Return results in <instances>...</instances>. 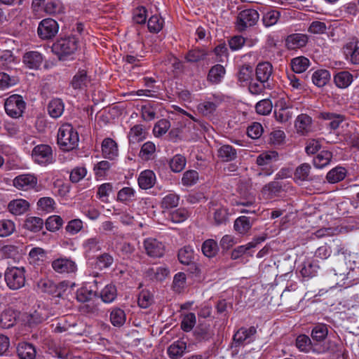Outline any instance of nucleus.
<instances>
[{
  "label": "nucleus",
  "mask_w": 359,
  "mask_h": 359,
  "mask_svg": "<svg viewBox=\"0 0 359 359\" xmlns=\"http://www.w3.org/2000/svg\"><path fill=\"white\" fill-rule=\"evenodd\" d=\"M296 346L297 348L303 352L308 353L310 351L313 352L320 353V351H317L312 344L311 340L306 334H300L296 339Z\"/></svg>",
  "instance_id": "2f4dec72"
},
{
  "label": "nucleus",
  "mask_w": 359,
  "mask_h": 359,
  "mask_svg": "<svg viewBox=\"0 0 359 359\" xmlns=\"http://www.w3.org/2000/svg\"><path fill=\"white\" fill-rule=\"evenodd\" d=\"M29 257L30 263L36 264L46 259V252L41 248H34L30 250Z\"/></svg>",
  "instance_id": "4d7b16f0"
},
{
  "label": "nucleus",
  "mask_w": 359,
  "mask_h": 359,
  "mask_svg": "<svg viewBox=\"0 0 359 359\" xmlns=\"http://www.w3.org/2000/svg\"><path fill=\"white\" fill-rule=\"evenodd\" d=\"M272 65L269 62L259 63L256 68V76L258 81L266 83L272 74Z\"/></svg>",
  "instance_id": "a878e982"
},
{
  "label": "nucleus",
  "mask_w": 359,
  "mask_h": 359,
  "mask_svg": "<svg viewBox=\"0 0 359 359\" xmlns=\"http://www.w3.org/2000/svg\"><path fill=\"white\" fill-rule=\"evenodd\" d=\"M90 81L86 70L81 69L73 76L70 85L74 90H83L88 88Z\"/></svg>",
  "instance_id": "ddd939ff"
},
{
  "label": "nucleus",
  "mask_w": 359,
  "mask_h": 359,
  "mask_svg": "<svg viewBox=\"0 0 359 359\" xmlns=\"http://www.w3.org/2000/svg\"><path fill=\"white\" fill-rule=\"evenodd\" d=\"M102 152L104 158L109 160L115 159L118 155L116 142L109 137L104 139L102 143Z\"/></svg>",
  "instance_id": "dca6fc26"
},
{
  "label": "nucleus",
  "mask_w": 359,
  "mask_h": 359,
  "mask_svg": "<svg viewBox=\"0 0 359 359\" xmlns=\"http://www.w3.org/2000/svg\"><path fill=\"white\" fill-rule=\"evenodd\" d=\"M328 334V329L325 324L316 325L311 331V337L316 341H323Z\"/></svg>",
  "instance_id": "3c124183"
},
{
  "label": "nucleus",
  "mask_w": 359,
  "mask_h": 359,
  "mask_svg": "<svg viewBox=\"0 0 359 359\" xmlns=\"http://www.w3.org/2000/svg\"><path fill=\"white\" fill-rule=\"evenodd\" d=\"M332 158V154L330 151L323 150L313 158V165L318 168H323L330 163Z\"/></svg>",
  "instance_id": "37998d69"
},
{
  "label": "nucleus",
  "mask_w": 359,
  "mask_h": 359,
  "mask_svg": "<svg viewBox=\"0 0 359 359\" xmlns=\"http://www.w3.org/2000/svg\"><path fill=\"white\" fill-rule=\"evenodd\" d=\"M217 156L222 161L229 162L237 158L236 149L231 145L224 144L217 150Z\"/></svg>",
  "instance_id": "cd10ccee"
},
{
  "label": "nucleus",
  "mask_w": 359,
  "mask_h": 359,
  "mask_svg": "<svg viewBox=\"0 0 359 359\" xmlns=\"http://www.w3.org/2000/svg\"><path fill=\"white\" fill-rule=\"evenodd\" d=\"M185 165L186 158L180 154L175 155L170 161V167L175 172H181L184 168Z\"/></svg>",
  "instance_id": "6e6d98bb"
},
{
  "label": "nucleus",
  "mask_w": 359,
  "mask_h": 359,
  "mask_svg": "<svg viewBox=\"0 0 359 359\" xmlns=\"http://www.w3.org/2000/svg\"><path fill=\"white\" fill-rule=\"evenodd\" d=\"M273 104L269 99H264L256 104L255 109L257 114L267 115L271 113Z\"/></svg>",
  "instance_id": "052dcab7"
},
{
  "label": "nucleus",
  "mask_w": 359,
  "mask_h": 359,
  "mask_svg": "<svg viewBox=\"0 0 359 359\" xmlns=\"http://www.w3.org/2000/svg\"><path fill=\"white\" fill-rule=\"evenodd\" d=\"M225 74V69L221 65H215L209 71L208 79L213 83H218Z\"/></svg>",
  "instance_id": "79ce46f5"
},
{
  "label": "nucleus",
  "mask_w": 359,
  "mask_h": 359,
  "mask_svg": "<svg viewBox=\"0 0 359 359\" xmlns=\"http://www.w3.org/2000/svg\"><path fill=\"white\" fill-rule=\"evenodd\" d=\"M65 104L60 98L51 100L47 107L48 114L53 118H57L62 116L64 112Z\"/></svg>",
  "instance_id": "bb28decb"
},
{
  "label": "nucleus",
  "mask_w": 359,
  "mask_h": 359,
  "mask_svg": "<svg viewBox=\"0 0 359 359\" xmlns=\"http://www.w3.org/2000/svg\"><path fill=\"white\" fill-rule=\"evenodd\" d=\"M163 20L158 15H152L148 20L147 26L151 32H158L163 28Z\"/></svg>",
  "instance_id": "680f3d73"
},
{
  "label": "nucleus",
  "mask_w": 359,
  "mask_h": 359,
  "mask_svg": "<svg viewBox=\"0 0 359 359\" xmlns=\"http://www.w3.org/2000/svg\"><path fill=\"white\" fill-rule=\"evenodd\" d=\"M37 178L34 175L22 174L15 177L13 180V186L22 191H28L35 188L37 185Z\"/></svg>",
  "instance_id": "f8f14e48"
},
{
  "label": "nucleus",
  "mask_w": 359,
  "mask_h": 359,
  "mask_svg": "<svg viewBox=\"0 0 359 359\" xmlns=\"http://www.w3.org/2000/svg\"><path fill=\"white\" fill-rule=\"evenodd\" d=\"M43 11L48 15L60 14L64 12V6L60 0H50L44 4Z\"/></svg>",
  "instance_id": "58836bf2"
},
{
  "label": "nucleus",
  "mask_w": 359,
  "mask_h": 359,
  "mask_svg": "<svg viewBox=\"0 0 359 359\" xmlns=\"http://www.w3.org/2000/svg\"><path fill=\"white\" fill-rule=\"evenodd\" d=\"M7 286L13 290L22 287L25 284V269L24 267H8L4 273Z\"/></svg>",
  "instance_id": "7ed1b4c3"
},
{
  "label": "nucleus",
  "mask_w": 359,
  "mask_h": 359,
  "mask_svg": "<svg viewBox=\"0 0 359 359\" xmlns=\"http://www.w3.org/2000/svg\"><path fill=\"white\" fill-rule=\"evenodd\" d=\"M318 269L319 266L316 262H306L303 264L300 273L304 278H312L316 276Z\"/></svg>",
  "instance_id": "49530a36"
},
{
  "label": "nucleus",
  "mask_w": 359,
  "mask_h": 359,
  "mask_svg": "<svg viewBox=\"0 0 359 359\" xmlns=\"http://www.w3.org/2000/svg\"><path fill=\"white\" fill-rule=\"evenodd\" d=\"M156 183L155 173L150 170L142 171L138 177L139 187L142 189H148L154 187Z\"/></svg>",
  "instance_id": "b1692460"
},
{
  "label": "nucleus",
  "mask_w": 359,
  "mask_h": 359,
  "mask_svg": "<svg viewBox=\"0 0 359 359\" xmlns=\"http://www.w3.org/2000/svg\"><path fill=\"white\" fill-rule=\"evenodd\" d=\"M196 316L194 313H189L185 315L181 322V328L184 332L191 331L196 324Z\"/></svg>",
  "instance_id": "774afa93"
},
{
  "label": "nucleus",
  "mask_w": 359,
  "mask_h": 359,
  "mask_svg": "<svg viewBox=\"0 0 359 359\" xmlns=\"http://www.w3.org/2000/svg\"><path fill=\"white\" fill-rule=\"evenodd\" d=\"M201 250L205 257L212 258L217 254L219 247L217 241L213 239H208L203 243Z\"/></svg>",
  "instance_id": "e433bc0d"
},
{
  "label": "nucleus",
  "mask_w": 359,
  "mask_h": 359,
  "mask_svg": "<svg viewBox=\"0 0 359 359\" xmlns=\"http://www.w3.org/2000/svg\"><path fill=\"white\" fill-rule=\"evenodd\" d=\"M15 230V224L9 219L0 220V236L6 237L11 235Z\"/></svg>",
  "instance_id": "338daca9"
},
{
  "label": "nucleus",
  "mask_w": 359,
  "mask_h": 359,
  "mask_svg": "<svg viewBox=\"0 0 359 359\" xmlns=\"http://www.w3.org/2000/svg\"><path fill=\"white\" fill-rule=\"evenodd\" d=\"M57 22L52 18L41 20L39 25L37 32L39 36L43 40L53 38L58 32Z\"/></svg>",
  "instance_id": "6e6552de"
},
{
  "label": "nucleus",
  "mask_w": 359,
  "mask_h": 359,
  "mask_svg": "<svg viewBox=\"0 0 359 359\" xmlns=\"http://www.w3.org/2000/svg\"><path fill=\"white\" fill-rule=\"evenodd\" d=\"M37 288L41 292L60 297L67 290L68 283L65 281L55 283L48 278H43L37 282Z\"/></svg>",
  "instance_id": "20e7f679"
},
{
  "label": "nucleus",
  "mask_w": 359,
  "mask_h": 359,
  "mask_svg": "<svg viewBox=\"0 0 359 359\" xmlns=\"http://www.w3.org/2000/svg\"><path fill=\"white\" fill-rule=\"evenodd\" d=\"M126 320L125 311L120 308H114L110 313V321L111 324L120 327L123 326Z\"/></svg>",
  "instance_id": "c9c22d12"
},
{
  "label": "nucleus",
  "mask_w": 359,
  "mask_h": 359,
  "mask_svg": "<svg viewBox=\"0 0 359 359\" xmlns=\"http://www.w3.org/2000/svg\"><path fill=\"white\" fill-rule=\"evenodd\" d=\"M53 269L58 273H71L77 270V266L73 260L67 257H60L51 263Z\"/></svg>",
  "instance_id": "9b49d317"
},
{
  "label": "nucleus",
  "mask_w": 359,
  "mask_h": 359,
  "mask_svg": "<svg viewBox=\"0 0 359 359\" xmlns=\"http://www.w3.org/2000/svg\"><path fill=\"white\" fill-rule=\"evenodd\" d=\"M280 11L275 9H269L264 13L262 22L266 27H269L276 25L280 18Z\"/></svg>",
  "instance_id": "72a5a7b5"
},
{
  "label": "nucleus",
  "mask_w": 359,
  "mask_h": 359,
  "mask_svg": "<svg viewBox=\"0 0 359 359\" xmlns=\"http://www.w3.org/2000/svg\"><path fill=\"white\" fill-rule=\"evenodd\" d=\"M78 132L69 123L62 124L57 132V144L63 151H72L78 147Z\"/></svg>",
  "instance_id": "f257e3e1"
},
{
  "label": "nucleus",
  "mask_w": 359,
  "mask_h": 359,
  "mask_svg": "<svg viewBox=\"0 0 359 359\" xmlns=\"http://www.w3.org/2000/svg\"><path fill=\"white\" fill-rule=\"evenodd\" d=\"M17 313L12 309H5L0 314V327L4 329L12 327L17 321Z\"/></svg>",
  "instance_id": "412c9836"
},
{
  "label": "nucleus",
  "mask_w": 359,
  "mask_h": 359,
  "mask_svg": "<svg viewBox=\"0 0 359 359\" xmlns=\"http://www.w3.org/2000/svg\"><path fill=\"white\" fill-rule=\"evenodd\" d=\"M180 196L175 193H169L161 200V207L163 209H170L178 205Z\"/></svg>",
  "instance_id": "8fccbe9b"
},
{
  "label": "nucleus",
  "mask_w": 359,
  "mask_h": 359,
  "mask_svg": "<svg viewBox=\"0 0 359 359\" xmlns=\"http://www.w3.org/2000/svg\"><path fill=\"white\" fill-rule=\"evenodd\" d=\"M334 81L337 87L346 88L352 83L353 76L348 72L342 71L335 74Z\"/></svg>",
  "instance_id": "f704fd0d"
},
{
  "label": "nucleus",
  "mask_w": 359,
  "mask_h": 359,
  "mask_svg": "<svg viewBox=\"0 0 359 359\" xmlns=\"http://www.w3.org/2000/svg\"><path fill=\"white\" fill-rule=\"evenodd\" d=\"M156 151V146L151 142H147L141 147L140 157L144 161H149L154 158Z\"/></svg>",
  "instance_id": "09e8293b"
},
{
  "label": "nucleus",
  "mask_w": 359,
  "mask_h": 359,
  "mask_svg": "<svg viewBox=\"0 0 359 359\" xmlns=\"http://www.w3.org/2000/svg\"><path fill=\"white\" fill-rule=\"evenodd\" d=\"M4 108L9 116L16 118L22 116L25 109V102L22 96L12 95L6 100Z\"/></svg>",
  "instance_id": "39448f33"
},
{
  "label": "nucleus",
  "mask_w": 359,
  "mask_h": 359,
  "mask_svg": "<svg viewBox=\"0 0 359 359\" xmlns=\"http://www.w3.org/2000/svg\"><path fill=\"white\" fill-rule=\"evenodd\" d=\"M51 48L60 60H67L76 51L78 40L74 36L61 38L53 44Z\"/></svg>",
  "instance_id": "f03ea898"
},
{
  "label": "nucleus",
  "mask_w": 359,
  "mask_h": 359,
  "mask_svg": "<svg viewBox=\"0 0 359 359\" xmlns=\"http://www.w3.org/2000/svg\"><path fill=\"white\" fill-rule=\"evenodd\" d=\"M309 66V60L304 56L293 58L291 60L292 69L295 73H302Z\"/></svg>",
  "instance_id": "a18cd8bd"
},
{
  "label": "nucleus",
  "mask_w": 359,
  "mask_h": 359,
  "mask_svg": "<svg viewBox=\"0 0 359 359\" xmlns=\"http://www.w3.org/2000/svg\"><path fill=\"white\" fill-rule=\"evenodd\" d=\"M34 161L39 165H46L54 161L53 149L48 144H39L34 147L32 151Z\"/></svg>",
  "instance_id": "423d86ee"
},
{
  "label": "nucleus",
  "mask_w": 359,
  "mask_h": 359,
  "mask_svg": "<svg viewBox=\"0 0 359 359\" xmlns=\"http://www.w3.org/2000/svg\"><path fill=\"white\" fill-rule=\"evenodd\" d=\"M145 135L146 132L144 130L142 125H135L132 127L128 135L130 146L133 148L134 145L143 141L146 137Z\"/></svg>",
  "instance_id": "4be33fe9"
},
{
  "label": "nucleus",
  "mask_w": 359,
  "mask_h": 359,
  "mask_svg": "<svg viewBox=\"0 0 359 359\" xmlns=\"http://www.w3.org/2000/svg\"><path fill=\"white\" fill-rule=\"evenodd\" d=\"M189 216V212L185 208H178L170 212V219L174 223H180L185 221Z\"/></svg>",
  "instance_id": "e2e57ef3"
},
{
  "label": "nucleus",
  "mask_w": 359,
  "mask_h": 359,
  "mask_svg": "<svg viewBox=\"0 0 359 359\" xmlns=\"http://www.w3.org/2000/svg\"><path fill=\"white\" fill-rule=\"evenodd\" d=\"M177 257L181 264H189L194 259V250L190 246H184L179 250Z\"/></svg>",
  "instance_id": "de8ad7c7"
},
{
  "label": "nucleus",
  "mask_w": 359,
  "mask_h": 359,
  "mask_svg": "<svg viewBox=\"0 0 359 359\" xmlns=\"http://www.w3.org/2000/svg\"><path fill=\"white\" fill-rule=\"evenodd\" d=\"M43 226V221L38 217H28L24 224V227L32 232L39 231Z\"/></svg>",
  "instance_id": "c03bdc74"
},
{
  "label": "nucleus",
  "mask_w": 359,
  "mask_h": 359,
  "mask_svg": "<svg viewBox=\"0 0 359 359\" xmlns=\"http://www.w3.org/2000/svg\"><path fill=\"white\" fill-rule=\"evenodd\" d=\"M346 175V170L343 167H336L330 170L326 176L328 182L334 184L343 180Z\"/></svg>",
  "instance_id": "4c0bfd02"
},
{
  "label": "nucleus",
  "mask_w": 359,
  "mask_h": 359,
  "mask_svg": "<svg viewBox=\"0 0 359 359\" xmlns=\"http://www.w3.org/2000/svg\"><path fill=\"white\" fill-rule=\"evenodd\" d=\"M18 82L16 76H10L6 73L0 72V90H4Z\"/></svg>",
  "instance_id": "864d4df0"
},
{
  "label": "nucleus",
  "mask_w": 359,
  "mask_h": 359,
  "mask_svg": "<svg viewBox=\"0 0 359 359\" xmlns=\"http://www.w3.org/2000/svg\"><path fill=\"white\" fill-rule=\"evenodd\" d=\"M0 61L6 69H11L12 65L16 63V57L9 50H4L0 54Z\"/></svg>",
  "instance_id": "5fc2aeb1"
},
{
  "label": "nucleus",
  "mask_w": 359,
  "mask_h": 359,
  "mask_svg": "<svg viewBox=\"0 0 359 359\" xmlns=\"http://www.w3.org/2000/svg\"><path fill=\"white\" fill-rule=\"evenodd\" d=\"M257 329L254 326L249 328L241 327L233 335V341L235 346H243L254 341Z\"/></svg>",
  "instance_id": "1a4fd4ad"
},
{
  "label": "nucleus",
  "mask_w": 359,
  "mask_h": 359,
  "mask_svg": "<svg viewBox=\"0 0 359 359\" xmlns=\"http://www.w3.org/2000/svg\"><path fill=\"white\" fill-rule=\"evenodd\" d=\"M16 352L20 359H35L36 355L35 346L27 342L19 343Z\"/></svg>",
  "instance_id": "6ab92c4d"
},
{
  "label": "nucleus",
  "mask_w": 359,
  "mask_h": 359,
  "mask_svg": "<svg viewBox=\"0 0 359 359\" xmlns=\"http://www.w3.org/2000/svg\"><path fill=\"white\" fill-rule=\"evenodd\" d=\"M344 53L353 64H359V42H350L344 48Z\"/></svg>",
  "instance_id": "c756f323"
},
{
  "label": "nucleus",
  "mask_w": 359,
  "mask_h": 359,
  "mask_svg": "<svg viewBox=\"0 0 359 359\" xmlns=\"http://www.w3.org/2000/svg\"><path fill=\"white\" fill-rule=\"evenodd\" d=\"M194 335L198 341H207L213 337L215 332L210 324L200 323L195 328Z\"/></svg>",
  "instance_id": "4468645a"
},
{
  "label": "nucleus",
  "mask_w": 359,
  "mask_h": 359,
  "mask_svg": "<svg viewBox=\"0 0 359 359\" xmlns=\"http://www.w3.org/2000/svg\"><path fill=\"white\" fill-rule=\"evenodd\" d=\"M63 224V220L58 215L50 216L45 223L46 228L50 231H55L58 230Z\"/></svg>",
  "instance_id": "13d9d810"
},
{
  "label": "nucleus",
  "mask_w": 359,
  "mask_h": 359,
  "mask_svg": "<svg viewBox=\"0 0 359 359\" xmlns=\"http://www.w3.org/2000/svg\"><path fill=\"white\" fill-rule=\"evenodd\" d=\"M259 18L258 12L255 9H245L241 11L237 17V29L244 31L249 27L257 24Z\"/></svg>",
  "instance_id": "0eeeda50"
},
{
  "label": "nucleus",
  "mask_w": 359,
  "mask_h": 359,
  "mask_svg": "<svg viewBox=\"0 0 359 359\" xmlns=\"http://www.w3.org/2000/svg\"><path fill=\"white\" fill-rule=\"evenodd\" d=\"M253 67L249 65H243L238 73V79L241 83H247L252 79Z\"/></svg>",
  "instance_id": "603ef678"
},
{
  "label": "nucleus",
  "mask_w": 359,
  "mask_h": 359,
  "mask_svg": "<svg viewBox=\"0 0 359 359\" xmlns=\"http://www.w3.org/2000/svg\"><path fill=\"white\" fill-rule=\"evenodd\" d=\"M144 248L151 257H161L165 253V245L156 238H149L144 241Z\"/></svg>",
  "instance_id": "9d476101"
},
{
  "label": "nucleus",
  "mask_w": 359,
  "mask_h": 359,
  "mask_svg": "<svg viewBox=\"0 0 359 359\" xmlns=\"http://www.w3.org/2000/svg\"><path fill=\"white\" fill-rule=\"evenodd\" d=\"M153 296L148 290H142L138 297V305L143 309H147L152 304Z\"/></svg>",
  "instance_id": "69168bd1"
},
{
  "label": "nucleus",
  "mask_w": 359,
  "mask_h": 359,
  "mask_svg": "<svg viewBox=\"0 0 359 359\" xmlns=\"http://www.w3.org/2000/svg\"><path fill=\"white\" fill-rule=\"evenodd\" d=\"M94 296L100 297L102 301L106 304L113 302L117 297V290L114 285H107L100 293L95 292Z\"/></svg>",
  "instance_id": "5701e85b"
},
{
  "label": "nucleus",
  "mask_w": 359,
  "mask_h": 359,
  "mask_svg": "<svg viewBox=\"0 0 359 359\" xmlns=\"http://www.w3.org/2000/svg\"><path fill=\"white\" fill-rule=\"evenodd\" d=\"M30 208V203L25 199L18 198L11 201L8 204V211L18 216L26 213Z\"/></svg>",
  "instance_id": "2eb2a0df"
},
{
  "label": "nucleus",
  "mask_w": 359,
  "mask_h": 359,
  "mask_svg": "<svg viewBox=\"0 0 359 359\" xmlns=\"http://www.w3.org/2000/svg\"><path fill=\"white\" fill-rule=\"evenodd\" d=\"M330 79V72L325 69L316 71L312 75V81L318 87H323Z\"/></svg>",
  "instance_id": "a19ab883"
},
{
  "label": "nucleus",
  "mask_w": 359,
  "mask_h": 359,
  "mask_svg": "<svg viewBox=\"0 0 359 359\" xmlns=\"http://www.w3.org/2000/svg\"><path fill=\"white\" fill-rule=\"evenodd\" d=\"M311 167L309 163H304L299 165L294 173V179L299 181H309Z\"/></svg>",
  "instance_id": "ea45409f"
},
{
  "label": "nucleus",
  "mask_w": 359,
  "mask_h": 359,
  "mask_svg": "<svg viewBox=\"0 0 359 359\" xmlns=\"http://www.w3.org/2000/svg\"><path fill=\"white\" fill-rule=\"evenodd\" d=\"M308 42V36L304 34H292L285 39L286 47L290 50L300 48L306 46Z\"/></svg>",
  "instance_id": "f3484780"
},
{
  "label": "nucleus",
  "mask_w": 359,
  "mask_h": 359,
  "mask_svg": "<svg viewBox=\"0 0 359 359\" xmlns=\"http://www.w3.org/2000/svg\"><path fill=\"white\" fill-rule=\"evenodd\" d=\"M253 219L246 216H241L234 222V229L239 233H246L252 227Z\"/></svg>",
  "instance_id": "473e14b6"
},
{
  "label": "nucleus",
  "mask_w": 359,
  "mask_h": 359,
  "mask_svg": "<svg viewBox=\"0 0 359 359\" xmlns=\"http://www.w3.org/2000/svg\"><path fill=\"white\" fill-rule=\"evenodd\" d=\"M187 343L182 340L174 341L168 348V354L171 359H179L186 352Z\"/></svg>",
  "instance_id": "393cba45"
},
{
  "label": "nucleus",
  "mask_w": 359,
  "mask_h": 359,
  "mask_svg": "<svg viewBox=\"0 0 359 359\" xmlns=\"http://www.w3.org/2000/svg\"><path fill=\"white\" fill-rule=\"evenodd\" d=\"M43 60L42 55L37 51H29L23 55V63L29 69H37Z\"/></svg>",
  "instance_id": "a211bd4d"
},
{
  "label": "nucleus",
  "mask_w": 359,
  "mask_h": 359,
  "mask_svg": "<svg viewBox=\"0 0 359 359\" xmlns=\"http://www.w3.org/2000/svg\"><path fill=\"white\" fill-rule=\"evenodd\" d=\"M170 127V123L167 119L159 120L154 127V134L156 137H160L165 134Z\"/></svg>",
  "instance_id": "0e129e2a"
},
{
  "label": "nucleus",
  "mask_w": 359,
  "mask_h": 359,
  "mask_svg": "<svg viewBox=\"0 0 359 359\" xmlns=\"http://www.w3.org/2000/svg\"><path fill=\"white\" fill-rule=\"evenodd\" d=\"M318 117L321 119L328 121L327 126L332 130H336L339 125L345 120V116L341 114L323 111L320 113Z\"/></svg>",
  "instance_id": "aec40b11"
},
{
  "label": "nucleus",
  "mask_w": 359,
  "mask_h": 359,
  "mask_svg": "<svg viewBox=\"0 0 359 359\" xmlns=\"http://www.w3.org/2000/svg\"><path fill=\"white\" fill-rule=\"evenodd\" d=\"M311 118L304 114L299 115L295 121V128L299 133L304 134L309 131L311 124Z\"/></svg>",
  "instance_id": "7c9ffc66"
},
{
  "label": "nucleus",
  "mask_w": 359,
  "mask_h": 359,
  "mask_svg": "<svg viewBox=\"0 0 359 359\" xmlns=\"http://www.w3.org/2000/svg\"><path fill=\"white\" fill-rule=\"evenodd\" d=\"M136 249L133 244L128 242H122L119 244V252L124 259H130Z\"/></svg>",
  "instance_id": "bf43d9fd"
},
{
  "label": "nucleus",
  "mask_w": 359,
  "mask_h": 359,
  "mask_svg": "<svg viewBox=\"0 0 359 359\" xmlns=\"http://www.w3.org/2000/svg\"><path fill=\"white\" fill-rule=\"evenodd\" d=\"M208 55V53L205 49L194 48L187 52L184 59L187 62L196 63L204 60Z\"/></svg>",
  "instance_id": "c85d7f7f"
}]
</instances>
